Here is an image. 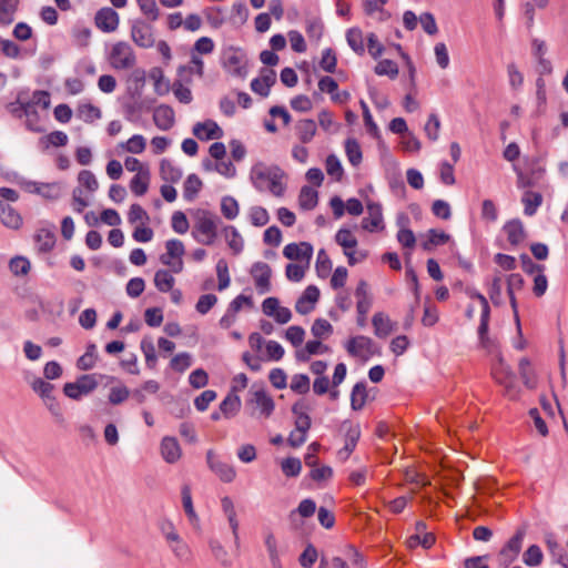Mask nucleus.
Here are the masks:
<instances>
[{
  "label": "nucleus",
  "instance_id": "obj_13",
  "mask_svg": "<svg viewBox=\"0 0 568 568\" xmlns=\"http://www.w3.org/2000/svg\"><path fill=\"white\" fill-rule=\"evenodd\" d=\"M346 349L352 356L369 357L375 354L376 345L372 338L359 335L347 342Z\"/></svg>",
  "mask_w": 568,
  "mask_h": 568
},
{
  "label": "nucleus",
  "instance_id": "obj_54",
  "mask_svg": "<svg viewBox=\"0 0 568 568\" xmlns=\"http://www.w3.org/2000/svg\"><path fill=\"white\" fill-rule=\"evenodd\" d=\"M78 113L79 116L83 119V121H85L87 123H91L94 120L100 119L102 115L101 110L98 106L90 103L79 105Z\"/></svg>",
  "mask_w": 568,
  "mask_h": 568
},
{
  "label": "nucleus",
  "instance_id": "obj_60",
  "mask_svg": "<svg viewBox=\"0 0 568 568\" xmlns=\"http://www.w3.org/2000/svg\"><path fill=\"white\" fill-rule=\"evenodd\" d=\"M141 349L145 356L146 366L150 368H154L158 358H156L155 348H154L152 339L143 338L141 341Z\"/></svg>",
  "mask_w": 568,
  "mask_h": 568
},
{
  "label": "nucleus",
  "instance_id": "obj_22",
  "mask_svg": "<svg viewBox=\"0 0 568 568\" xmlns=\"http://www.w3.org/2000/svg\"><path fill=\"white\" fill-rule=\"evenodd\" d=\"M504 231L507 234L508 242L514 246L520 244L526 237L524 224L519 219L508 221L504 225Z\"/></svg>",
  "mask_w": 568,
  "mask_h": 568
},
{
  "label": "nucleus",
  "instance_id": "obj_50",
  "mask_svg": "<svg viewBox=\"0 0 568 568\" xmlns=\"http://www.w3.org/2000/svg\"><path fill=\"white\" fill-rule=\"evenodd\" d=\"M374 71L377 75H387L390 79H395L398 75L397 64L393 60H389V59L381 60L376 64Z\"/></svg>",
  "mask_w": 568,
  "mask_h": 568
},
{
  "label": "nucleus",
  "instance_id": "obj_28",
  "mask_svg": "<svg viewBox=\"0 0 568 568\" xmlns=\"http://www.w3.org/2000/svg\"><path fill=\"white\" fill-rule=\"evenodd\" d=\"M203 183L201 179L195 174H189L183 183V197L187 202H192L196 199L201 191Z\"/></svg>",
  "mask_w": 568,
  "mask_h": 568
},
{
  "label": "nucleus",
  "instance_id": "obj_35",
  "mask_svg": "<svg viewBox=\"0 0 568 568\" xmlns=\"http://www.w3.org/2000/svg\"><path fill=\"white\" fill-rule=\"evenodd\" d=\"M150 183V172L149 171H142L136 173L131 182H130V189L131 191L138 195L142 196L148 192Z\"/></svg>",
  "mask_w": 568,
  "mask_h": 568
},
{
  "label": "nucleus",
  "instance_id": "obj_26",
  "mask_svg": "<svg viewBox=\"0 0 568 568\" xmlns=\"http://www.w3.org/2000/svg\"><path fill=\"white\" fill-rule=\"evenodd\" d=\"M20 0H0V26L8 27L14 21Z\"/></svg>",
  "mask_w": 568,
  "mask_h": 568
},
{
  "label": "nucleus",
  "instance_id": "obj_37",
  "mask_svg": "<svg viewBox=\"0 0 568 568\" xmlns=\"http://www.w3.org/2000/svg\"><path fill=\"white\" fill-rule=\"evenodd\" d=\"M298 139L303 143H308L312 141L316 133V123L312 119H305L298 122L296 125Z\"/></svg>",
  "mask_w": 568,
  "mask_h": 568
},
{
  "label": "nucleus",
  "instance_id": "obj_34",
  "mask_svg": "<svg viewBox=\"0 0 568 568\" xmlns=\"http://www.w3.org/2000/svg\"><path fill=\"white\" fill-rule=\"evenodd\" d=\"M367 398L366 393V383L365 382H358L353 386L352 393H351V407L353 410H361Z\"/></svg>",
  "mask_w": 568,
  "mask_h": 568
},
{
  "label": "nucleus",
  "instance_id": "obj_55",
  "mask_svg": "<svg viewBox=\"0 0 568 568\" xmlns=\"http://www.w3.org/2000/svg\"><path fill=\"white\" fill-rule=\"evenodd\" d=\"M30 267L29 260L23 256L12 257L9 263L10 271L17 276L27 275Z\"/></svg>",
  "mask_w": 568,
  "mask_h": 568
},
{
  "label": "nucleus",
  "instance_id": "obj_41",
  "mask_svg": "<svg viewBox=\"0 0 568 568\" xmlns=\"http://www.w3.org/2000/svg\"><path fill=\"white\" fill-rule=\"evenodd\" d=\"M241 408V399L237 395L230 393L220 404V410L225 417L235 415Z\"/></svg>",
  "mask_w": 568,
  "mask_h": 568
},
{
  "label": "nucleus",
  "instance_id": "obj_38",
  "mask_svg": "<svg viewBox=\"0 0 568 568\" xmlns=\"http://www.w3.org/2000/svg\"><path fill=\"white\" fill-rule=\"evenodd\" d=\"M359 429L358 428H354V427H351L347 433H346V438H345V445L344 447L338 452V456L341 458H348V456L353 453V450L355 449L356 447V444L359 439Z\"/></svg>",
  "mask_w": 568,
  "mask_h": 568
},
{
  "label": "nucleus",
  "instance_id": "obj_5",
  "mask_svg": "<svg viewBox=\"0 0 568 568\" xmlns=\"http://www.w3.org/2000/svg\"><path fill=\"white\" fill-rule=\"evenodd\" d=\"M526 534L527 528L525 526L518 527L515 535L500 549L498 560L501 567L507 568L517 559Z\"/></svg>",
  "mask_w": 568,
  "mask_h": 568
},
{
  "label": "nucleus",
  "instance_id": "obj_51",
  "mask_svg": "<svg viewBox=\"0 0 568 568\" xmlns=\"http://www.w3.org/2000/svg\"><path fill=\"white\" fill-rule=\"evenodd\" d=\"M311 333L316 338H325L333 333V326L324 318H316L311 327Z\"/></svg>",
  "mask_w": 568,
  "mask_h": 568
},
{
  "label": "nucleus",
  "instance_id": "obj_64",
  "mask_svg": "<svg viewBox=\"0 0 568 568\" xmlns=\"http://www.w3.org/2000/svg\"><path fill=\"white\" fill-rule=\"evenodd\" d=\"M336 63H337V59H336L334 51L331 48L325 49L322 53L320 67L324 71H326L328 73H333V72H335Z\"/></svg>",
  "mask_w": 568,
  "mask_h": 568
},
{
  "label": "nucleus",
  "instance_id": "obj_8",
  "mask_svg": "<svg viewBox=\"0 0 568 568\" xmlns=\"http://www.w3.org/2000/svg\"><path fill=\"white\" fill-rule=\"evenodd\" d=\"M206 464L223 483H232L236 477L235 468L220 459L212 449L206 452Z\"/></svg>",
  "mask_w": 568,
  "mask_h": 568
},
{
  "label": "nucleus",
  "instance_id": "obj_17",
  "mask_svg": "<svg viewBox=\"0 0 568 568\" xmlns=\"http://www.w3.org/2000/svg\"><path fill=\"white\" fill-rule=\"evenodd\" d=\"M192 132L197 139L203 141L220 139L223 135V130L213 120L195 123Z\"/></svg>",
  "mask_w": 568,
  "mask_h": 568
},
{
  "label": "nucleus",
  "instance_id": "obj_7",
  "mask_svg": "<svg viewBox=\"0 0 568 568\" xmlns=\"http://www.w3.org/2000/svg\"><path fill=\"white\" fill-rule=\"evenodd\" d=\"M131 39L140 48H152L155 43L152 24L142 19L133 20L131 22Z\"/></svg>",
  "mask_w": 568,
  "mask_h": 568
},
{
  "label": "nucleus",
  "instance_id": "obj_20",
  "mask_svg": "<svg viewBox=\"0 0 568 568\" xmlns=\"http://www.w3.org/2000/svg\"><path fill=\"white\" fill-rule=\"evenodd\" d=\"M283 255L292 261L306 260L308 262L313 255V246L307 242L290 243L284 247Z\"/></svg>",
  "mask_w": 568,
  "mask_h": 568
},
{
  "label": "nucleus",
  "instance_id": "obj_40",
  "mask_svg": "<svg viewBox=\"0 0 568 568\" xmlns=\"http://www.w3.org/2000/svg\"><path fill=\"white\" fill-rule=\"evenodd\" d=\"M345 152L349 163L353 166L361 164L363 154L358 142L355 139H347L345 141Z\"/></svg>",
  "mask_w": 568,
  "mask_h": 568
},
{
  "label": "nucleus",
  "instance_id": "obj_11",
  "mask_svg": "<svg viewBox=\"0 0 568 568\" xmlns=\"http://www.w3.org/2000/svg\"><path fill=\"white\" fill-rule=\"evenodd\" d=\"M250 404H254L257 408L261 409V413L268 417L274 410V400L266 393L263 385L253 384L250 389Z\"/></svg>",
  "mask_w": 568,
  "mask_h": 568
},
{
  "label": "nucleus",
  "instance_id": "obj_21",
  "mask_svg": "<svg viewBox=\"0 0 568 568\" xmlns=\"http://www.w3.org/2000/svg\"><path fill=\"white\" fill-rule=\"evenodd\" d=\"M161 454L169 464H174L181 457V447L175 437L165 436L161 442Z\"/></svg>",
  "mask_w": 568,
  "mask_h": 568
},
{
  "label": "nucleus",
  "instance_id": "obj_45",
  "mask_svg": "<svg viewBox=\"0 0 568 568\" xmlns=\"http://www.w3.org/2000/svg\"><path fill=\"white\" fill-rule=\"evenodd\" d=\"M544 558L542 551L539 546L531 545L524 552L523 560L528 567H537L541 564Z\"/></svg>",
  "mask_w": 568,
  "mask_h": 568
},
{
  "label": "nucleus",
  "instance_id": "obj_39",
  "mask_svg": "<svg viewBox=\"0 0 568 568\" xmlns=\"http://www.w3.org/2000/svg\"><path fill=\"white\" fill-rule=\"evenodd\" d=\"M175 283L174 277L166 270H159L154 275L155 287L163 293L170 292Z\"/></svg>",
  "mask_w": 568,
  "mask_h": 568
},
{
  "label": "nucleus",
  "instance_id": "obj_59",
  "mask_svg": "<svg viewBox=\"0 0 568 568\" xmlns=\"http://www.w3.org/2000/svg\"><path fill=\"white\" fill-rule=\"evenodd\" d=\"M282 471L287 477H296L302 469V463L298 458L287 457L281 464Z\"/></svg>",
  "mask_w": 568,
  "mask_h": 568
},
{
  "label": "nucleus",
  "instance_id": "obj_25",
  "mask_svg": "<svg viewBox=\"0 0 568 568\" xmlns=\"http://www.w3.org/2000/svg\"><path fill=\"white\" fill-rule=\"evenodd\" d=\"M521 203L524 204L525 215L532 216L542 204V194L527 190L521 196Z\"/></svg>",
  "mask_w": 568,
  "mask_h": 568
},
{
  "label": "nucleus",
  "instance_id": "obj_23",
  "mask_svg": "<svg viewBox=\"0 0 568 568\" xmlns=\"http://www.w3.org/2000/svg\"><path fill=\"white\" fill-rule=\"evenodd\" d=\"M0 220L4 226L13 230L19 229L22 224L20 214L2 200H0Z\"/></svg>",
  "mask_w": 568,
  "mask_h": 568
},
{
  "label": "nucleus",
  "instance_id": "obj_47",
  "mask_svg": "<svg viewBox=\"0 0 568 568\" xmlns=\"http://www.w3.org/2000/svg\"><path fill=\"white\" fill-rule=\"evenodd\" d=\"M136 3L148 20L154 22L159 19L160 10L155 0H136Z\"/></svg>",
  "mask_w": 568,
  "mask_h": 568
},
{
  "label": "nucleus",
  "instance_id": "obj_61",
  "mask_svg": "<svg viewBox=\"0 0 568 568\" xmlns=\"http://www.w3.org/2000/svg\"><path fill=\"white\" fill-rule=\"evenodd\" d=\"M192 365V357L189 353L183 352L176 354L170 363L172 369L183 373Z\"/></svg>",
  "mask_w": 568,
  "mask_h": 568
},
{
  "label": "nucleus",
  "instance_id": "obj_43",
  "mask_svg": "<svg viewBox=\"0 0 568 568\" xmlns=\"http://www.w3.org/2000/svg\"><path fill=\"white\" fill-rule=\"evenodd\" d=\"M335 242L345 250H354L357 246V239L352 234V231L342 227L335 234Z\"/></svg>",
  "mask_w": 568,
  "mask_h": 568
},
{
  "label": "nucleus",
  "instance_id": "obj_32",
  "mask_svg": "<svg viewBox=\"0 0 568 568\" xmlns=\"http://www.w3.org/2000/svg\"><path fill=\"white\" fill-rule=\"evenodd\" d=\"M318 203V192L311 186L304 185L298 195V204L301 209L310 211Z\"/></svg>",
  "mask_w": 568,
  "mask_h": 568
},
{
  "label": "nucleus",
  "instance_id": "obj_42",
  "mask_svg": "<svg viewBox=\"0 0 568 568\" xmlns=\"http://www.w3.org/2000/svg\"><path fill=\"white\" fill-rule=\"evenodd\" d=\"M239 203L231 196L225 195L221 200V212L226 220H234L239 215Z\"/></svg>",
  "mask_w": 568,
  "mask_h": 568
},
{
  "label": "nucleus",
  "instance_id": "obj_53",
  "mask_svg": "<svg viewBox=\"0 0 568 568\" xmlns=\"http://www.w3.org/2000/svg\"><path fill=\"white\" fill-rule=\"evenodd\" d=\"M320 126L329 133H335L339 130L341 124L334 121L333 114L327 110H322L318 113Z\"/></svg>",
  "mask_w": 568,
  "mask_h": 568
},
{
  "label": "nucleus",
  "instance_id": "obj_15",
  "mask_svg": "<svg viewBox=\"0 0 568 568\" xmlns=\"http://www.w3.org/2000/svg\"><path fill=\"white\" fill-rule=\"evenodd\" d=\"M320 298V290L315 285H308L295 304V310L302 315L311 313Z\"/></svg>",
  "mask_w": 568,
  "mask_h": 568
},
{
  "label": "nucleus",
  "instance_id": "obj_3",
  "mask_svg": "<svg viewBox=\"0 0 568 568\" xmlns=\"http://www.w3.org/2000/svg\"><path fill=\"white\" fill-rule=\"evenodd\" d=\"M109 63L115 70H128L135 65L136 57L133 48L125 41L114 43L109 53Z\"/></svg>",
  "mask_w": 568,
  "mask_h": 568
},
{
  "label": "nucleus",
  "instance_id": "obj_48",
  "mask_svg": "<svg viewBox=\"0 0 568 568\" xmlns=\"http://www.w3.org/2000/svg\"><path fill=\"white\" fill-rule=\"evenodd\" d=\"M181 495L185 514L187 515L191 523H196L199 520V517L194 510L191 489L187 485L182 487Z\"/></svg>",
  "mask_w": 568,
  "mask_h": 568
},
{
  "label": "nucleus",
  "instance_id": "obj_6",
  "mask_svg": "<svg viewBox=\"0 0 568 568\" xmlns=\"http://www.w3.org/2000/svg\"><path fill=\"white\" fill-rule=\"evenodd\" d=\"M99 383L94 374H84L77 378L75 382L65 383L63 393L67 397L79 400L83 396L91 394Z\"/></svg>",
  "mask_w": 568,
  "mask_h": 568
},
{
  "label": "nucleus",
  "instance_id": "obj_44",
  "mask_svg": "<svg viewBox=\"0 0 568 568\" xmlns=\"http://www.w3.org/2000/svg\"><path fill=\"white\" fill-rule=\"evenodd\" d=\"M248 216L252 225L256 227L264 226L270 221V214L267 210L260 205L252 206L250 209Z\"/></svg>",
  "mask_w": 568,
  "mask_h": 568
},
{
  "label": "nucleus",
  "instance_id": "obj_62",
  "mask_svg": "<svg viewBox=\"0 0 568 568\" xmlns=\"http://www.w3.org/2000/svg\"><path fill=\"white\" fill-rule=\"evenodd\" d=\"M317 558V549L312 544H308L305 547L304 551L301 554L298 561L303 568H311L315 564Z\"/></svg>",
  "mask_w": 568,
  "mask_h": 568
},
{
  "label": "nucleus",
  "instance_id": "obj_63",
  "mask_svg": "<svg viewBox=\"0 0 568 568\" xmlns=\"http://www.w3.org/2000/svg\"><path fill=\"white\" fill-rule=\"evenodd\" d=\"M78 181L81 186L90 192H95L99 187V182L95 175L89 170H82L78 175Z\"/></svg>",
  "mask_w": 568,
  "mask_h": 568
},
{
  "label": "nucleus",
  "instance_id": "obj_18",
  "mask_svg": "<svg viewBox=\"0 0 568 568\" xmlns=\"http://www.w3.org/2000/svg\"><path fill=\"white\" fill-rule=\"evenodd\" d=\"M153 121L158 129L169 131L175 123L174 110L168 104H160L154 109Z\"/></svg>",
  "mask_w": 568,
  "mask_h": 568
},
{
  "label": "nucleus",
  "instance_id": "obj_57",
  "mask_svg": "<svg viewBox=\"0 0 568 568\" xmlns=\"http://www.w3.org/2000/svg\"><path fill=\"white\" fill-rule=\"evenodd\" d=\"M290 387L294 393L304 395L310 390V377L306 374H295Z\"/></svg>",
  "mask_w": 568,
  "mask_h": 568
},
{
  "label": "nucleus",
  "instance_id": "obj_58",
  "mask_svg": "<svg viewBox=\"0 0 568 568\" xmlns=\"http://www.w3.org/2000/svg\"><path fill=\"white\" fill-rule=\"evenodd\" d=\"M519 374L525 386H527L528 388L535 387L536 383L534 378V373L530 369V362L526 357L519 361Z\"/></svg>",
  "mask_w": 568,
  "mask_h": 568
},
{
  "label": "nucleus",
  "instance_id": "obj_1",
  "mask_svg": "<svg viewBox=\"0 0 568 568\" xmlns=\"http://www.w3.org/2000/svg\"><path fill=\"white\" fill-rule=\"evenodd\" d=\"M285 172L278 165H267L257 162L251 168L250 180L258 192L268 191L276 197H282L286 190Z\"/></svg>",
  "mask_w": 568,
  "mask_h": 568
},
{
  "label": "nucleus",
  "instance_id": "obj_27",
  "mask_svg": "<svg viewBox=\"0 0 568 568\" xmlns=\"http://www.w3.org/2000/svg\"><path fill=\"white\" fill-rule=\"evenodd\" d=\"M160 174L165 182L176 183L182 179L183 171L172 161L163 159L160 164Z\"/></svg>",
  "mask_w": 568,
  "mask_h": 568
},
{
  "label": "nucleus",
  "instance_id": "obj_4",
  "mask_svg": "<svg viewBox=\"0 0 568 568\" xmlns=\"http://www.w3.org/2000/svg\"><path fill=\"white\" fill-rule=\"evenodd\" d=\"M12 181L30 193L39 194L49 200H57L61 195V186L59 183H37L29 181L18 173L12 174Z\"/></svg>",
  "mask_w": 568,
  "mask_h": 568
},
{
  "label": "nucleus",
  "instance_id": "obj_36",
  "mask_svg": "<svg viewBox=\"0 0 568 568\" xmlns=\"http://www.w3.org/2000/svg\"><path fill=\"white\" fill-rule=\"evenodd\" d=\"M346 41L351 49L359 55H363L365 52V47L363 42V32L359 28H351L346 32Z\"/></svg>",
  "mask_w": 568,
  "mask_h": 568
},
{
  "label": "nucleus",
  "instance_id": "obj_19",
  "mask_svg": "<svg viewBox=\"0 0 568 568\" xmlns=\"http://www.w3.org/2000/svg\"><path fill=\"white\" fill-rule=\"evenodd\" d=\"M545 168L540 166L538 164H532L530 171L528 174L524 173L520 170H516L517 173V186L519 189H528L536 186L538 182L544 178L545 175Z\"/></svg>",
  "mask_w": 568,
  "mask_h": 568
},
{
  "label": "nucleus",
  "instance_id": "obj_30",
  "mask_svg": "<svg viewBox=\"0 0 568 568\" xmlns=\"http://www.w3.org/2000/svg\"><path fill=\"white\" fill-rule=\"evenodd\" d=\"M372 323L374 326V333L379 338L388 336L393 331V324L389 317L384 313H376L372 318Z\"/></svg>",
  "mask_w": 568,
  "mask_h": 568
},
{
  "label": "nucleus",
  "instance_id": "obj_9",
  "mask_svg": "<svg viewBox=\"0 0 568 568\" xmlns=\"http://www.w3.org/2000/svg\"><path fill=\"white\" fill-rule=\"evenodd\" d=\"M223 67L234 77L244 79L247 75L245 57L240 50H229L224 54Z\"/></svg>",
  "mask_w": 568,
  "mask_h": 568
},
{
  "label": "nucleus",
  "instance_id": "obj_10",
  "mask_svg": "<svg viewBox=\"0 0 568 568\" xmlns=\"http://www.w3.org/2000/svg\"><path fill=\"white\" fill-rule=\"evenodd\" d=\"M255 287L258 294L263 295L271 291L272 270L265 262H255L251 268Z\"/></svg>",
  "mask_w": 568,
  "mask_h": 568
},
{
  "label": "nucleus",
  "instance_id": "obj_2",
  "mask_svg": "<svg viewBox=\"0 0 568 568\" xmlns=\"http://www.w3.org/2000/svg\"><path fill=\"white\" fill-rule=\"evenodd\" d=\"M219 217L206 210H200L192 230L194 240L203 245H212L217 236Z\"/></svg>",
  "mask_w": 568,
  "mask_h": 568
},
{
  "label": "nucleus",
  "instance_id": "obj_14",
  "mask_svg": "<svg viewBox=\"0 0 568 568\" xmlns=\"http://www.w3.org/2000/svg\"><path fill=\"white\" fill-rule=\"evenodd\" d=\"M366 210L368 216L362 220V227L368 232L383 229V209L381 203L368 201L366 203Z\"/></svg>",
  "mask_w": 568,
  "mask_h": 568
},
{
  "label": "nucleus",
  "instance_id": "obj_31",
  "mask_svg": "<svg viewBox=\"0 0 568 568\" xmlns=\"http://www.w3.org/2000/svg\"><path fill=\"white\" fill-rule=\"evenodd\" d=\"M160 389V384L150 379L144 382L139 388L131 390L130 396L136 402V404H143L146 400V394H155Z\"/></svg>",
  "mask_w": 568,
  "mask_h": 568
},
{
  "label": "nucleus",
  "instance_id": "obj_49",
  "mask_svg": "<svg viewBox=\"0 0 568 568\" xmlns=\"http://www.w3.org/2000/svg\"><path fill=\"white\" fill-rule=\"evenodd\" d=\"M315 268L317 272V275L322 278H325L331 270H332V261L325 250H320L317 253L316 264Z\"/></svg>",
  "mask_w": 568,
  "mask_h": 568
},
{
  "label": "nucleus",
  "instance_id": "obj_16",
  "mask_svg": "<svg viewBox=\"0 0 568 568\" xmlns=\"http://www.w3.org/2000/svg\"><path fill=\"white\" fill-rule=\"evenodd\" d=\"M119 14L112 8L105 7L100 9L95 14L97 27L104 32H113L119 26Z\"/></svg>",
  "mask_w": 568,
  "mask_h": 568
},
{
  "label": "nucleus",
  "instance_id": "obj_46",
  "mask_svg": "<svg viewBox=\"0 0 568 568\" xmlns=\"http://www.w3.org/2000/svg\"><path fill=\"white\" fill-rule=\"evenodd\" d=\"M30 385L32 390L37 393L42 398V400H47V398L53 395L52 393L54 386L40 377L34 378Z\"/></svg>",
  "mask_w": 568,
  "mask_h": 568
},
{
  "label": "nucleus",
  "instance_id": "obj_56",
  "mask_svg": "<svg viewBox=\"0 0 568 568\" xmlns=\"http://www.w3.org/2000/svg\"><path fill=\"white\" fill-rule=\"evenodd\" d=\"M503 281L500 274H495L489 284V298L495 305L503 303L501 298Z\"/></svg>",
  "mask_w": 568,
  "mask_h": 568
},
{
  "label": "nucleus",
  "instance_id": "obj_33",
  "mask_svg": "<svg viewBox=\"0 0 568 568\" xmlns=\"http://www.w3.org/2000/svg\"><path fill=\"white\" fill-rule=\"evenodd\" d=\"M225 240L232 252L237 255L244 248V240L235 226L229 225L224 229Z\"/></svg>",
  "mask_w": 568,
  "mask_h": 568
},
{
  "label": "nucleus",
  "instance_id": "obj_24",
  "mask_svg": "<svg viewBox=\"0 0 568 568\" xmlns=\"http://www.w3.org/2000/svg\"><path fill=\"white\" fill-rule=\"evenodd\" d=\"M495 379L506 387L509 392L515 382V374L510 369L508 365L505 364L504 358L501 356L498 357V366L494 368Z\"/></svg>",
  "mask_w": 568,
  "mask_h": 568
},
{
  "label": "nucleus",
  "instance_id": "obj_12",
  "mask_svg": "<svg viewBox=\"0 0 568 568\" xmlns=\"http://www.w3.org/2000/svg\"><path fill=\"white\" fill-rule=\"evenodd\" d=\"M276 82V72L273 69L262 68L260 71V77L255 78L251 82V90L266 98L270 95L271 88Z\"/></svg>",
  "mask_w": 568,
  "mask_h": 568
},
{
  "label": "nucleus",
  "instance_id": "obj_52",
  "mask_svg": "<svg viewBox=\"0 0 568 568\" xmlns=\"http://www.w3.org/2000/svg\"><path fill=\"white\" fill-rule=\"evenodd\" d=\"M216 275L219 280V291H224L230 286L231 278L229 274V266L225 260L221 258L216 263Z\"/></svg>",
  "mask_w": 568,
  "mask_h": 568
},
{
  "label": "nucleus",
  "instance_id": "obj_29",
  "mask_svg": "<svg viewBox=\"0 0 568 568\" xmlns=\"http://www.w3.org/2000/svg\"><path fill=\"white\" fill-rule=\"evenodd\" d=\"M37 250L41 253L51 251L55 245V235L51 230L41 229L34 236Z\"/></svg>",
  "mask_w": 568,
  "mask_h": 568
}]
</instances>
